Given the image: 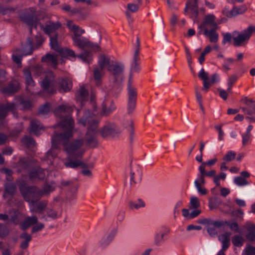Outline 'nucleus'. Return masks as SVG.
<instances>
[{
    "label": "nucleus",
    "mask_w": 255,
    "mask_h": 255,
    "mask_svg": "<svg viewBox=\"0 0 255 255\" xmlns=\"http://www.w3.org/2000/svg\"><path fill=\"white\" fill-rule=\"evenodd\" d=\"M73 107L68 104L58 106L55 110L54 114L59 118V122L54 126L55 129L53 136L71 135L73 133L74 121L71 117Z\"/></svg>",
    "instance_id": "1"
},
{
    "label": "nucleus",
    "mask_w": 255,
    "mask_h": 255,
    "mask_svg": "<svg viewBox=\"0 0 255 255\" xmlns=\"http://www.w3.org/2000/svg\"><path fill=\"white\" fill-rule=\"evenodd\" d=\"M65 135L64 136H53L52 138V148L58 149L60 144L63 146L64 150L68 153L69 156L73 158L80 157L83 152L79 151V149L83 146L84 140L83 139H75L69 142V139L73 136Z\"/></svg>",
    "instance_id": "2"
},
{
    "label": "nucleus",
    "mask_w": 255,
    "mask_h": 255,
    "mask_svg": "<svg viewBox=\"0 0 255 255\" xmlns=\"http://www.w3.org/2000/svg\"><path fill=\"white\" fill-rule=\"evenodd\" d=\"M79 123L83 126H88L87 131L85 139L88 145L92 147H95L97 145V141L96 138V133L98 132L99 122L94 119L91 115L89 110L86 111L84 115L79 120Z\"/></svg>",
    "instance_id": "3"
},
{
    "label": "nucleus",
    "mask_w": 255,
    "mask_h": 255,
    "mask_svg": "<svg viewBox=\"0 0 255 255\" xmlns=\"http://www.w3.org/2000/svg\"><path fill=\"white\" fill-rule=\"evenodd\" d=\"M21 193L24 200L33 204L41 197V190L35 186L21 188Z\"/></svg>",
    "instance_id": "4"
},
{
    "label": "nucleus",
    "mask_w": 255,
    "mask_h": 255,
    "mask_svg": "<svg viewBox=\"0 0 255 255\" xmlns=\"http://www.w3.org/2000/svg\"><path fill=\"white\" fill-rule=\"evenodd\" d=\"M132 74H130L128 81V113L131 114L135 107L137 93L135 89L132 87Z\"/></svg>",
    "instance_id": "5"
},
{
    "label": "nucleus",
    "mask_w": 255,
    "mask_h": 255,
    "mask_svg": "<svg viewBox=\"0 0 255 255\" xmlns=\"http://www.w3.org/2000/svg\"><path fill=\"white\" fill-rule=\"evenodd\" d=\"M153 18L156 24L155 39L161 41L166 47H169L170 44L165 40L163 34L164 21L160 17L153 16Z\"/></svg>",
    "instance_id": "6"
},
{
    "label": "nucleus",
    "mask_w": 255,
    "mask_h": 255,
    "mask_svg": "<svg viewBox=\"0 0 255 255\" xmlns=\"http://www.w3.org/2000/svg\"><path fill=\"white\" fill-rule=\"evenodd\" d=\"M255 31V26H249L243 33H239L238 36L233 37V44L235 46H240L244 42L248 40L253 32Z\"/></svg>",
    "instance_id": "7"
},
{
    "label": "nucleus",
    "mask_w": 255,
    "mask_h": 255,
    "mask_svg": "<svg viewBox=\"0 0 255 255\" xmlns=\"http://www.w3.org/2000/svg\"><path fill=\"white\" fill-rule=\"evenodd\" d=\"M124 67L119 63L113 62L108 68V71L114 78V83H116L122 80L124 73Z\"/></svg>",
    "instance_id": "8"
},
{
    "label": "nucleus",
    "mask_w": 255,
    "mask_h": 255,
    "mask_svg": "<svg viewBox=\"0 0 255 255\" xmlns=\"http://www.w3.org/2000/svg\"><path fill=\"white\" fill-rule=\"evenodd\" d=\"M41 86L43 90L49 94H53L56 92L53 74L49 73L41 82Z\"/></svg>",
    "instance_id": "9"
},
{
    "label": "nucleus",
    "mask_w": 255,
    "mask_h": 255,
    "mask_svg": "<svg viewBox=\"0 0 255 255\" xmlns=\"http://www.w3.org/2000/svg\"><path fill=\"white\" fill-rule=\"evenodd\" d=\"M16 110L15 104L14 103L0 104V126L2 125V121L5 119L9 112L15 114Z\"/></svg>",
    "instance_id": "10"
},
{
    "label": "nucleus",
    "mask_w": 255,
    "mask_h": 255,
    "mask_svg": "<svg viewBox=\"0 0 255 255\" xmlns=\"http://www.w3.org/2000/svg\"><path fill=\"white\" fill-rule=\"evenodd\" d=\"M29 10L31 13L28 11L25 12L19 16V18L22 21L29 26H32L37 23V18L33 8H29Z\"/></svg>",
    "instance_id": "11"
},
{
    "label": "nucleus",
    "mask_w": 255,
    "mask_h": 255,
    "mask_svg": "<svg viewBox=\"0 0 255 255\" xmlns=\"http://www.w3.org/2000/svg\"><path fill=\"white\" fill-rule=\"evenodd\" d=\"M199 28L204 31H205V29H208V28H210V29L218 28V26L215 22V16L213 14H208L205 16L204 20Z\"/></svg>",
    "instance_id": "12"
},
{
    "label": "nucleus",
    "mask_w": 255,
    "mask_h": 255,
    "mask_svg": "<svg viewBox=\"0 0 255 255\" xmlns=\"http://www.w3.org/2000/svg\"><path fill=\"white\" fill-rule=\"evenodd\" d=\"M29 179L32 182L43 180L45 177L44 170L40 167L32 169L28 172Z\"/></svg>",
    "instance_id": "13"
},
{
    "label": "nucleus",
    "mask_w": 255,
    "mask_h": 255,
    "mask_svg": "<svg viewBox=\"0 0 255 255\" xmlns=\"http://www.w3.org/2000/svg\"><path fill=\"white\" fill-rule=\"evenodd\" d=\"M59 91L60 93L70 91L72 88L71 81L67 77L58 79Z\"/></svg>",
    "instance_id": "14"
},
{
    "label": "nucleus",
    "mask_w": 255,
    "mask_h": 255,
    "mask_svg": "<svg viewBox=\"0 0 255 255\" xmlns=\"http://www.w3.org/2000/svg\"><path fill=\"white\" fill-rule=\"evenodd\" d=\"M4 187L3 197L5 198H9V199H11L16 191L15 184L13 183H6L4 184Z\"/></svg>",
    "instance_id": "15"
},
{
    "label": "nucleus",
    "mask_w": 255,
    "mask_h": 255,
    "mask_svg": "<svg viewBox=\"0 0 255 255\" xmlns=\"http://www.w3.org/2000/svg\"><path fill=\"white\" fill-rule=\"evenodd\" d=\"M33 50V41L31 38L28 37L26 43L21 49H17L16 52H20L25 56L32 54Z\"/></svg>",
    "instance_id": "16"
},
{
    "label": "nucleus",
    "mask_w": 255,
    "mask_h": 255,
    "mask_svg": "<svg viewBox=\"0 0 255 255\" xmlns=\"http://www.w3.org/2000/svg\"><path fill=\"white\" fill-rule=\"evenodd\" d=\"M73 40L76 46L82 49L94 47V44L86 38L81 39L79 37H73Z\"/></svg>",
    "instance_id": "17"
},
{
    "label": "nucleus",
    "mask_w": 255,
    "mask_h": 255,
    "mask_svg": "<svg viewBox=\"0 0 255 255\" xmlns=\"http://www.w3.org/2000/svg\"><path fill=\"white\" fill-rule=\"evenodd\" d=\"M100 133L102 136L105 138L110 135H114L117 132L116 131L114 125L109 124L101 128Z\"/></svg>",
    "instance_id": "18"
},
{
    "label": "nucleus",
    "mask_w": 255,
    "mask_h": 255,
    "mask_svg": "<svg viewBox=\"0 0 255 255\" xmlns=\"http://www.w3.org/2000/svg\"><path fill=\"white\" fill-rule=\"evenodd\" d=\"M198 77L203 81L202 90L207 92L210 87L208 74L205 71L204 69L202 68L198 74Z\"/></svg>",
    "instance_id": "19"
},
{
    "label": "nucleus",
    "mask_w": 255,
    "mask_h": 255,
    "mask_svg": "<svg viewBox=\"0 0 255 255\" xmlns=\"http://www.w3.org/2000/svg\"><path fill=\"white\" fill-rule=\"evenodd\" d=\"M247 230L248 233L246 238L248 241L255 243V224L249 223L247 224Z\"/></svg>",
    "instance_id": "20"
},
{
    "label": "nucleus",
    "mask_w": 255,
    "mask_h": 255,
    "mask_svg": "<svg viewBox=\"0 0 255 255\" xmlns=\"http://www.w3.org/2000/svg\"><path fill=\"white\" fill-rule=\"evenodd\" d=\"M57 57V55L47 53L44 56L42 57L41 61L42 62L50 63L54 68H56L58 64V59Z\"/></svg>",
    "instance_id": "21"
},
{
    "label": "nucleus",
    "mask_w": 255,
    "mask_h": 255,
    "mask_svg": "<svg viewBox=\"0 0 255 255\" xmlns=\"http://www.w3.org/2000/svg\"><path fill=\"white\" fill-rule=\"evenodd\" d=\"M61 26V23L59 22H49V24H47L43 29L44 32L50 35L51 33L54 32L57 29Z\"/></svg>",
    "instance_id": "22"
},
{
    "label": "nucleus",
    "mask_w": 255,
    "mask_h": 255,
    "mask_svg": "<svg viewBox=\"0 0 255 255\" xmlns=\"http://www.w3.org/2000/svg\"><path fill=\"white\" fill-rule=\"evenodd\" d=\"M68 161L65 162L64 165L67 167L75 168L78 166H81L83 168H87L88 167L87 164H85L80 160L68 159Z\"/></svg>",
    "instance_id": "23"
},
{
    "label": "nucleus",
    "mask_w": 255,
    "mask_h": 255,
    "mask_svg": "<svg viewBox=\"0 0 255 255\" xmlns=\"http://www.w3.org/2000/svg\"><path fill=\"white\" fill-rule=\"evenodd\" d=\"M113 62H111L110 58L107 57L105 55H101L98 61L100 69L104 70L105 67H107V70L109 68L110 65L113 64Z\"/></svg>",
    "instance_id": "24"
},
{
    "label": "nucleus",
    "mask_w": 255,
    "mask_h": 255,
    "mask_svg": "<svg viewBox=\"0 0 255 255\" xmlns=\"http://www.w3.org/2000/svg\"><path fill=\"white\" fill-rule=\"evenodd\" d=\"M218 28H210L209 30L205 29L204 31V34L206 36L209 38L210 41L213 43H216L218 39V34L216 32V30Z\"/></svg>",
    "instance_id": "25"
},
{
    "label": "nucleus",
    "mask_w": 255,
    "mask_h": 255,
    "mask_svg": "<svg viewBox=\"0 0 255 255\" xmlns=\"http://www.w3.org/2000/svg\"><path fill=\"white\" fill-rule=\"evenodd\" d=\"M88 96V91L85 89L84 86H82L77 92L76 99L82 104L83 102L86 100Z\"/></svg>",
    "instance_id": "26"
},
{
    "label": "nucleus",
    "mask_w": 255,
    "mask_h": 255,
    "mask_svg": "<svg viewBox=\"0 0 255 255\" xmlns=\"http://www.w3.org/2000/svg\"><path fill=\"white\" fill-rule=\"evenodd\" d=\"M18 89V83L14 82L10 83L7 87L2 90V93L7 95L13 94L17 92Z\"/></svg>",
    "instance_id": "27"
},
{
    "label": "nucleus",
    "mask_w": 255,
    "mask_h": 255,
    "mask_svg": "<svg viewBox=\"0 0 255 255\" xmlns=\"http://www.w3.org/2000/svg\"><path fill=\"white\" fill-rule=\"evenodd\" d=\"M42 128V127L41 126L39 121L36 120H32L30 122L29 132L35 135H38L39 134V130Z\"/></svg>",
    "instance_id": "28"
},
{
    "label": "nucleus",
    "mask_w": 255,
    "mask_h": 255,
    "mask_svg": "<svg viewBox=\"0 0 255 255\" xmlns=\"http://www.w3.org/2000/svg\"><path fill=\"white\" fill-rule=\"evenodd\" d=\"M50 41L51 48L59 53L62 48L58 42V34L55 33L54 36H50Z\"/></svg>",
    "instance_id": "29"
},
{
    "label": "nucleus",
    "mask_w": 255,
    "mask_h": 255,
    "mask_svg": "<svg viewBox=\"0 0 255 255\" xmlns=\"http://www.w3.org/2000/svg\"><path fill=\"white\" fill-rule=\"evenodd\" d=\"M38 222L37 218L35 216L27 217L25 218L24 222L21 225L22 229L26 230L30 226L36 224Z\"/></svg>",
    "instance_id": "30"
},
{
    "label": "nucleus",
    "mask_w": 255,
    "mask_h": 255,
    "mask_svg": "<svg viewBox=\"0 0 255 255\" xmlns=\"http://www.w3.org/2000/svg\"><path fill=\"white\" fill-rule=\"evenodd\" d=\"M231 234L229 232H226L224 234L222 235L219 238H222V243L223 244L222 251L223 250H226L230 245V236Z\"/></svg>",
    "instance_id": "31"
},
{
    "label": "nucleus",
    "mask_w": 255,
    "mask_h": 255,
    "mask_svg": "<svg viewBox=\"0 0 255 255\" xmlns=\"http://www.w3.org/2000/svg\"><path fill=\"white\" fill-rule=\"evenodd\" d=\"M20 238L24 239V241L20 244V248L23 249L27 248L28 246L29 242L31 240V235L27 233H23L20 235Z\"/></svg>",
    "instance_id": "32"
},
{
    "label": "nucleus",
    "mask_w": 255,
    "mask_h": 255,
    "mask_svg": "<svg viewBox=\"0 0 255 255\" xmlns=\"http://www.w3.org/2000/svg\"><path fill=\"white\" fill-rule=\"evenodd\" d=\"M77 56L86 63H89L92 60V54L89 51L84 50Z\"/></svg>",
    "instance_id": "33"
},
{
    "label": "nucleus",
    "mask_w": 255,
    "mask_h": 255,
    "mask_svg": "<svg viewBox=\"0 0 255 255\" xmlns=\"http://www.w3.org/2000/svg\"><path fill=\"white\" fill-rule=\"evenodd\" d=\"M59 54L62 57H67L68 56L73 57H76L74 51L67 48H62Z\"/></svg>",
    "instance_id": "34"
},
{
    "label": "nucleus",
    "mask_w": 255,
    "mask_h": 255,
    "mask_svg": "<svg viewBox=\"0 0 255 255\" xmlns=\"http://www.w3.org/2000/svg\"><path fill=\"white\" fill-rule=\"evenodd\" d=\"M233 245L236 247H241L244 242V239L240 235H235L232 239Z\"/></svg>",
    "instance_id": "35"
},
{
    "label": "nucleus",
    "mask_w": 255,
    "mask_h": 255,
    "mask_svg": "<svg viewBox=\"0 0 255 255\" xmlns=\"http://www.w3.org/2000/svg\"><path fill=\"white\" fill-rule=\"evenodd\" d=\"M21 141L27 147H30L35 145V141L33 138L29 136H25Z\"/></svg>",
    "instance_id": "36"
},
{
    "label": "nucleus",
    "mask_w": 255,
    "mask_h": 255,
    "mask_svg": "<svg viewBox=\"0 0 255 255\" xmlns=\"http://www.w3.org/2000/svg\"><path fill=\"white\" fill-rule=\"evenodd\" d=\"M23 73L25 79L26 84L28 85H33L34 81L31 77V72L28 69H24Z\"/></svg>",
    "instance_id": "37"
},
{
    "label": "nucleus",
    "mask_w": 255,
    "mask_h": 255,
    "mask_svg": "<svg viewBox=\"0 0 255 255\" xmlns=\"http://www.w3.org/2000/svg\"><path fill=\"white\" fill-rule=\"evenodd\" d=\"M198 0H191V3L189 4V9L191 10L192 14L197 17L198 15Z\"/></svg>",
    "instance_id": "38"
},
{
    "label": "nucleus",
    "mask_w": 255,
    "mask_h": 255,
    "mask_svg": "<svg viewBox=\"0 0 255 255\" xmlns=\"http://www.w3.org/2000/svg\"><path fill=\"white\" fill-rule=\"evenodd\" d=\"M225 224L230 228L231 230L234 231L235 233H241L239 224L237 222L231 223L229 221H225Z\"/></svg>",
    "instance_id": "39"
},
{
    "label": "nucleus",
    "mask_w": 255,
    "mask_h": 255,
    "mask_svg": "<svg viewBox=\"0 0 255 255\" xmlns=\"http://www.w3.org/2000/svg\"><path fill=\"white\" fill-rule=\"evenodd\" d=\"M183 137V135L181 134H172L170 135L169 138L170 141V145L171 148H174L175 147V144L174 143V141L181 138Z\"/></svg>",
    "instance_id": "40"
},
{
    "label": "nucleus",
    "mask_w": 255,
    "mask_h": 255,
    "mask_svg": "<svg viewBox=\"0 0 255 255\" xmlns=\"http://www.w3.org/2000/svg\"><path fill=\"white\" fill-rule=\"evenodd\" d=\"M139 204L133 203L132 201H130L129 203V206L131 209H138L140 207H144L145 206V203L140 199L138 200Z\"/></svg>",
    "instance_id": "41"
},
{
    "label": "nucleus",
    "mask_w": 255,
    "mask_h": 255,
    "mask_svg": "<svg viewBox=\"0 0 255 255\" xmlns=\"http://www.w3.org/2000/svg\"><path fill=\"white\" fill-rule=\"evenodd\" d=\"M103 71V70H101V69H99L97 67L94 68L93 75L95 80L97 81H100L101 80L102 76V73Z\"/></svg>",
    "instance_id": "42"
},
{
    "label": "nucleus",
    "mask_w": 255,
    "mask_h": 255,
    "mask_svg": "<svg viewBox=\"0 0 255 255\" xmlns=\"http://www.w3.org/2000/svg\"><path fill=\"white\" fill-rule=\"evenodd\" d=\"M170 78V76L168 74L164 75H158L156 77V82L158 84L162 83L167 82Z\"/></svg>",
    "instance_id": "43"
},
{
    "label": "nucleus",
    "mask_w": 255,
    "mask_h": 255,
    "mask_svg": "<svg viewBox=\"0 0 255 255\" xmlns=\"http://www.w3.org/2000/svg\"><path fill=\"white\" fill-rule=\"evenodd\" d=\"M47 205V202L46 201H41L36 204L37 210L36 212L41 213L45 210Z\"/></svg>",
    "instance_id": "44"
},
{
    "label": "nucleus",
    "mask_w": 255,
    "mask_h": 255,
    "mask_svg": "<svg viewBox=\"0 0 255 255\" xmlns=\"http://www.w3.org/2000/svg\"><path fill=\"white\" fill-rule=\"evenodd\" d=\"M72 30L74 31V37H79L81 34L85 32V30L84 29L80 28V27L76 25H73L72 26Z\"/></svg>",
    "instance_id": "45"
},
{
    "label": "nucleus",
    "mask_w": 255,
    "mask_h": 255,
    "mask_svg": "<svg viewBox=\"0 0 255 255\" xmlns=\"http://www.w3.org/2000/svg\"><path fill=\"white\" fill-rule=\"evenodd\" d=\"M49 111L50 104L46 103L39 109L38 113L41 115H45L48 114Z\"/></svg>",
    "instance_id": "46"
},
{
    "label": "nucleus",
    "mask_w": 255,
    "mask_h": 255,
    "mask_svg": "<svg viewBox=\"0 0 255 255\" xmlns=\"http://www.w3.org/2000/svg\"><path fill=\"white\" fill-rule=\"evenodd\" d=\"M9 214L10 216L11 222L15 224H17V223L18 222V220L17 219V212L16 211L12 210L9 211Z\"/></svg>",
    "instance_id": "47"
},
{
    "label": "nucleus",
    "mask_w": 255,
    "mask_h": 255,
    "mask_svg": "<svg viewBox=\"0 0 255 255\" xmlns=\"http://www.w3.org/2000/svg\"><path fill=\"white\" fill-rule=\"evenodd\" d=\"M236 154L235 152L232 151L228 152L227 154L224 156L223 159L228 162L234 160L236 157Z\"/></svg>",
    "instance_id": "48"
},
{
    "label": "nucleus",
    "mask_w": 255,
    "mask_h": 255,
    "mask_svg": "<svg viewBox=\"0 0 255 255\" xmlns=\"http://www.w3.org/2000/svg\"><path fill=\"white\" fill-rule=\"evenodd\" d=\"M235 183L239 186L247 185L248 182L244 178L241 176H238L235 178Z\"/></svg>",
    "instance_id": "49"
},
{
    "label": "nucleus",
    "mask_w": 255,
    "mask_h": 255,
    "mask_svg": "<svg viewBox=\"0 0 255 255\" xmlns=\"http://www.w3.org/2000/svg\"><path fill=\"white\" fill-rule=\"evenodd\" d=\"M17 55H13L12 56V60L13 61L16 63L17 64H21V61L22 60V57L24 55H23L22 53L20 52H16Z\"/></svg>",
    "instance_id": "50"
},
{
    "label": "nucleus",
    "mask_w": 255,
    "mask_h": 255,
    "mask_svg": "<svg viewBox=\"0 0 255 255\" xmlns=\"http://www.w3.org/2000/svg\"><path fill=\"white\" fill-rule=\"evenodd\" d=\"M15 10V9L12 7H3L0 5V14H2L3 15L13 12Z\"/></svg>",
    "instance_id": "51"
},
{
    "label": "nucleus",
    "mask_w": 255,
    "mask_h": 255,
    "mask_svg": "<svg viewBox=\"0 0 255 255\" xmlns=\"http://www.w3.org/2000/svg\"><path fill=\"white\" fill-rule=\"evenodd\" d=\"M195 185L196 187H197L198 192L203 195H206L207 193V191L205 188H202V185H203L202 184L199 183V181L196 180L195 181Z\"/></svg>",
    "instance_id": "52"
},
{
    "label": "nucleus",
    "mask_w": 255,
    "mask_h": 255,
    "mask_svg": "<svg viewBox=\"0 0 255 255\" xmlns=\"http://www.w3.org/2000/svg\"><path fill=\"white\" fill-rule=\"evenodd\" d=\"M113 110L114 109L111 108L108 109L106 105L103 104L102 109L101 112V115L102 116H107L113 111Z\"/></svg>",
    "instance_id": "53"
},
{
    "label": "nucleus",
    "mask_w": 255,
    "mask_h": 255,
    "mask_svg": "<svg viewBox=\"0 0 255 255\" xmlns=\"http://www.w3.org/2000/svg\"><path fill=\"white\" fill-rule=\"evenodd\" d=\"M237 76L235 75H232L229 78V83H228V86L229 87L227 89V91L228 92H230L232 89V85L234 84V83L237 81Z\"/></svg>",
    "instance_id": "54"
},
{
    "label": "nucleus",
    "mask_w": 255,
    "mask_h": 255,
    "mask_svg": "<svg viewBox=\"0 0 255 255\" xmlns=\"http://www.w3.org/2000/svg\"><path fill=\"white\" fill-rule=\"evenodd\" d=\"M190 205L192 208L196 209L200 206V203L196 197H192L190 199Z\"/></svg>",
    "instance_id": "55"
},
{
    "label": "nucleus",
    "mask_w": 255,
    "mask_h": 255,
    "mask_svg": "<svg viewBox=\"0 0 255 255\" xmlns=\"http://www.w3.org/2000/svg\"><path fill=\"white\" fill-rule=\"evenodd\" d=\"M54 188H52V186L50 185H47L45 186L42 190H41V196L45 194H48L50 192L53 191Z\"/></svg>",
    "instance_id": "56"
},
{
    "label": "nucleus",
    "mask_w": 255,
    "mask_h": 255,
    "mask_svg": "<svg viewBox=\"0 0 255 255\" xmlns=\"http://www.w3.org/2000/svg\"><path fill=\"white\" fill-rule=\"evenodd\" d=\"M245 253L247 255H253L255 253V247L250 245L248 246L245 249Z\"/></svg>",
    "instance_id": "57"
},
{
    "label": "nucleus",
    "mask_w": 255,
    "mask_h": 255,
    "mask_svg": "<svg viewBox=\"0 0 255 255\" xmlns=\"http://www.w3.org/2000/svg\"><path fill=\"white\" fill-rule=\"evenodd\" d=\"M9 234V230L6 227H2L0 229V237L4 238L7 236Z\"/></svg>",
    "instance_id": "58"
},
{
    "label": "nucleus",
    "mask_w": 255,
    "mask_h": 255,
    "mask_svg": "<svg viewBox=\"0 0 255 255\" xmlns=\"http://www.w3.org/2000/svg\"><path fill=\"white\" fill-rule=\"evenodd\" d=\"M224 38L223 43L225 44L226 43H231L232 41V36L230 33L224 34Z\"/></svg>",
    "instance_id": "59"
},
{
    "label": "nucleus",
    "mask_w": 255,
    "mask_h": 255,
    "mask_svg": "<svg viewBox=\"0 0 255 255\" xmlns=\"http://www.w3.org/2000/svg\"><path fill=\"white\" fill-rule=\"evenodd\" d=\"M20 104L22 106V108L24 110H27L31 106V103L29 101H25L24 100H21L20 101Z\"/></svg>",
    "instance_id": "60"
},
{
    "label": "nucleus",
    "mask_w": 255,
    "mask_h": 255,
    "mask_svg": "<svg viewBox=\"0 0 255 255\" xmlns=\"http://www.w3.org/2000/svg\"><path fill=\"white\" fill-rule=\"evenodd\" d=\"M245 10L241 11V8H238L237 7H234L231 10L232 14L229 15V16H234L237 15L238 14L243 13Z\"/></svg>",
    "instance_id": "61"
},
{
    "label": "nucleus",
    "mask_w": 255,
    "mask_h": 255,
    "mask_svg": "<svg viewBox=\"0 0 255 255\" xmlns=\"http://www.w3.org/2000/svg\"><path fill=\"white\" fill-rule=\"evenodd\" d=\"M47 214L49 217L53 219H55L57 217V212L52 209H48L47 211Z\"/></svg>",
    "instance_id": "62"
},
{
    "label": "nucleus",
    "mask_w": 255,
    "mask_h": 255,
    "mask_svg": "<svg viewBox=\"0 0 255 255\" xmlns=\"http://www.w3.org/2000/svg\"><path fill=\"white\" fill-rule=\"evenodd\" d=\"M212 224L214 226V227H216L219 228L223 226L226 225L225 221H213L212 222Z\"/></svg>",
    "instance_id": "63"
},
{
    "label": "nucleus",
    "mask_w": 255,
    "mask_h": 255,
    "mask_svg": "<svg viewBox=\"0 0 255 255\" xmlns=\"http://www.w3.org/2000/svg\"><path fill=\"white\" fill-rule=\"evenodd\" d=\"M128 8L131 12H135L138 9V6L136 4L129 3L128 4Z\"/></svg>",
    "instance_id": "64"
}]
</instances>
